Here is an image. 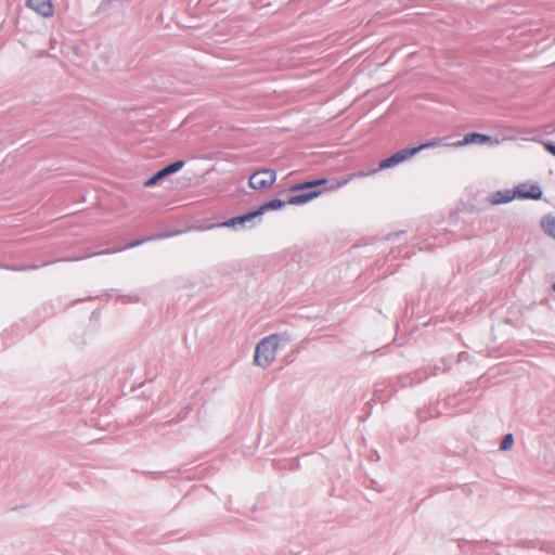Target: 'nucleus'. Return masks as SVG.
Segmentation results:
<instances>
[{"mask_svg": "<svg viewBox=\"0 0 555 555\" xmlns=\"http://www.w3.org/2000/svg\"><path fill=\"white\" fill-rule=\"evenodd\" d=\"M365 173H352L348 178L336 180L335 183H332L331 185L326 186L324 190L319 189L322 185H326L328 183V180L325 178L307 181L298 184H294L289 188L291 192H298V191H305L310 190L309 192L300 193L294 196H291L288 198V204L291 205H302L306 203H309L313 201L314 198L319 197L321 194H323L326 191H335L337 189H340L348 184L352 179L364 177Z\"/></svg>", "mask_w": 555, "mask_h": 555, "instance_id": "f257e3e1", "label": "nucleus"}, {"mask_svg": "<svg viewBox=\"0 0 555 555\" xmlns=\"http://www.w3.org/2000/svg\"><path fill=\"white\" fill-rule=\"evenodd\" d=\"M440 143H441L440 141H429V142L423 143L416 147L403 149L401 151H398L393 155L380 160L378 164V170H384L387 168L395 167V166L412 158L418 152L426 150V149L436 147V146L440 145ZM375 172H377V169H372L370 172H364V173L366 175L365 177H367L370 175H374Z\"/></svg>", "mask_w": 555, "mask_h": 555, "instance_id": "f03ea898", "label": "nucleus"}, {"mask_svg": "<svg viewBox=\"0 0 555 555\" xmlns=\"http://www.w3.org/2000/svg\"><path fill=\"white\" fill-rule=\"evenodd\" d=\"M279 337L271 335L263 338L256 347L254 361L259 366H268L276 356Z\"/></svg>", "mask_w": 555, "mask_h": 555, "instance_id": "7ed1b4c3", "label": "nucleus"}, {"mask_svg": "<svg viewBox=\"0 0 555 555\" xmlns=\"http://www.w3.org/2000/svg\"><path fill=\"white\" fill-rule=\"evenodd\" d=\"M285 202L282 201V199H272L266 204H263L262 206L259 207V209L255 212H249L245 216H242V217H236V218H232V219H229L224 222L221 223V227H233L235 224H238V223H244L245 221H248V220H251L254 217L256 216H259L261 214H263L264 211L267 210H273V209H280V208H283L285 206Z\"/></svg>", "mask_w": 555, "mask_h": 555, "instance_id": "20e7f679", "label": "nucleus"}, {"mask_svg": "<svg viewBox=\"0 0 555 555\" xmlns=\"http://www.w3.org/2000/svg\"><path fill=\"white\" fill-rule=\"evenodd\" d=\"M276 180V173L271 169H260L254 172L248 180V184L254 190L269 189Z\"/></svg>", "mask_w": 555, "mask_h": 555, "instance_id": "39448f33", "label": "nucleus"}, {"mask_svg": "<svg viewBox=\"0 0 555 555\" xmlns=\"http://www.w3.org/2000/svg\"><path fill=\"white\" fill-rule=\"evenodd\" d=\"M516 198L538 201L542 198L543 192L537 182H522L514 189Z\"/></svg>", "mask_w": 555, "mask_h": 555, "instance_id": "423d86ee", "label": "nucleus"}, {"mask_svg": "<svg viewBox=\"0 0 555 555\" xmlns=\"http://www.w3.org/2000/svg\"><path fill=\"white\" fill-rule=\"evenodd\" d=\"M469 144H499L498 139H492L490 135L478 133V132H472L464 135L463 140L448 144L449 146L453 147H461L464 145Z\"/></svg>", "mask_w": 555, "mask_h": 555, "instance_id": "0eeeda50", "label": "nucleus"}, {"mask_svg": "<svg viewBox=\"0 0 555 555\" xmlns=\"http://www.w3.org/2000/svg\"><path fill=\"white\" fill-rule=\"evenodd\" d=\"M184 166V162L183 160H177L168 166H166L165 168H163L162 170L157 171L153 177H151L149 180H146L144 183H143V186L144 188H151L155 184H157L160 180H163L164 178L168 177L169 175H172L177 171H179L182 167Z\"/></svg>", "mask_w": 555, "mask_h": 555, "instance_id": "6e6552de", "label": "nucleus"}, {"mask_svg": "<svg viewBox=\"0 0 555 555\" xmlns=\"http://www.w3.org/2000/svg\"><path fill=\"white\" fill-rule=\"evenodd\" d=\"M184 166V162L183 160H177L168 166H166L165 168H163L162 170L157 171L153 177H151L149 180H146L144 183H143V186L144 188H151L155 184H157L160 180H163L164 178L168 177L169 175H172L177 171H179L182 167Z\"/></svg>", "mask_w": 555, "mask_h": 555, "instance_id": "1a4fd4ad", "label": "nucleus"}, {"mask_svg": "<svg viewBox=\"0 0 555 555\" xmlns=\"http://www.w3.org/2000/svg\"><path fill=\"white\" fill-rule=\"evenodd\" d=\"M184 166V162L183 160H177L168 166H166L165 168H163L162 170L157 171L153 177H151L149 180H146L144 183H143V186L144 188H151L155 184H157L160 180H163L164 178L168 177L169 175H172L177 171H179L182 167Z\"/></svg>", "mask_w": 555, "mask_h": 555, "instance_id": "9d476101", "label": "nucleus"}, {"mask_svg": "<svg viewBox=\"0 0 555 555\" xmlns=\"http://www.w3.org/2000/svg\"><path fill=\"white\" fill-rule=\"evenodd\" d=\"M27 4L31 10L44 17L53 15V4L51 0H27Z\"/></svg>", "mask_w": 555, "mask_h": 555, "instance_id": "9b49d317", "label": "nucleus"}, {"mask_svg": "<svg viewBox=\"0 0 555 555\" xmlns=\"http://www.w3.org/2000/svg\"><path fill=\"white\" fill-rule=\"evenodd\" d=\"M543 233L555 240V215L546 214L540 220Z\"/></svg>", "mask_w": 555, "mask_h": 555, "instance_id": "f8f14e48", "label": "nucleus"}, {"mask_svg": "<svg viewBox=\"0 0 555 555\" xmlns=\"http://www.w3.org/2000/svg\"><path fill=\"white\" fill-rule=\"evenodd\" d=\"M514 198H516V194L514 190H505V191H499L494 193L491 196V204L499 205V204H505L512 202Z\"/></svg>", "mask_w": 555, "mask_h": 555, "instance_id": "ddd939ff", "label": "nucleus"}, {"mask_svg": "<svg viewBox=\"0 0 555 555\" xmlns=\"http://www.w3.org/2000/svg\"><path fill=\"white\" fill-rule=\"evenodd\" d=\"M513 442H514L513 435L512 434H507L503 438V440L501 442V446H500V449L504 450V451L509 450L512 448V446H513Z\"/></svg>", "mask_w": 555, "mask_h": 555, "instance_id": "4468645a", "label": "nucleus"}, {"mask_svg": "<svg viewBox=\"0 0 555 555\" xmlns=\"http://www.w3.org/2000/svg\"><path fill=\"white\" fill-rule=\"evenodd\" d=\"M545 150L551 153L553 156H555V144L554 143H545L544 144Z\"/></svg>", "mask_w": 555, "mask_h": 555, "instance_id": "2eb2a0df", "label": "nucleus"}, {"mask_svg": "<svg viewBox=\"0 0 555 555\" xmlns=\"http://www.w3.org/2000/svg\"><path fill=\"white\" fill-rule=\"evenodd\" d=\"M139 243L138 242H134V243H131L130 246H137Z\"/></svg>", "mask_w": 555, "mask_h": 555, "instance_id": "dca6fc26", "label": "nucleus"}]
</instances>
